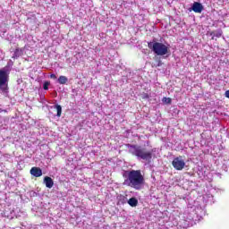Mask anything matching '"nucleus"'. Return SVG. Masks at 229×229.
Here are the masks:
<instances>
[{
    "label": "nucleus",
    "instance_id": "obj_5",
    "mask_svg": "<svg viewBox=\"0 0 229 229\" xmlns=\"http://www.w3.org/2000/svg\"><path fill=\"white\" fill-rule=\"evenodd\" d=\"M172 165L176 171H182L185 167V161L182 159V157H175L172 161Z\"/></svg>",
    "mask_w": 229,
    "mask_h": 229
},
{
    "label": "nucleus",
    "instance_id": "obj_8",
    "mask_svg": "<svg viewBox=\"0 0 229 229\" xmlns=\"http://www.w3.org/2000/svg\"><path fill=\"white\" fill-rule=\"evenodd\" d=\"M44 183L47 189H52L53 185H55V182H53V179L49 176L44 178Z\"/></svg>",
    "mask_w": 229,
    "mask_h": 229
},
{
    "label": "nucleus",
    "instance_id": "obj_12",
    "mask_svg": "<svg viewBox=\"0 0 229 229\" xmlns=\"http://www.w3.org/2000/svg\"><path fill=\"white\" fill-rule=\"evenodd\" d=\"M55 108L57 110V117H62V106L60 105H55Z\"/></svg>",
    "mask_w": 229,
    "mask_h": 229
},
{
    "label": "nucleus",
    "instance_id": "obj_4",
    "mask_svg": "<svg viewBox=\"0 0 229 229\" xmlns=\"http://www.w3.org/2000/svg\"><path fill=\"white\" fill-rule=\"evenodd\" d=\"M8 72L4 70H0V90L8 92Z\"/></svg>",
    "mask_w": 229,
    "mask_h": 229
},
{
    "label": "nucleus",
    "instance_id": "obj_17",
    "mask_svg": "<svg viewBox=\"0 0 229 229\" xmlns=\"http://www.w3.org/2000/svg\"><path fill=\"white\" fill-rule=\"evenodd\" d=\"M221 35H222V33H221V32H218V33L216 35V37L219 38V37H221Z\"/></svg>",
    "mask_w": 229,
    "mask_h": 229
},
{
    "label": "nucleus",
    "instance_id": "obj_1",
    "mask_svg": "<svg viewBox=\"0 0 229 229\" xmlns=\"http://www.w3.org/2000/svg\"><path fill=\"white\" fill-rule=\"evenodd\" d=\"M123 178L125 179L123 185L131 187V189H134L135 191H140L144 187V183H146V179L140 170L125 171Z\"/></svg>",
    "mask_w": 229,
    "mask_h": 229
},
{
    "label": "nucleus",
    "instance_id": "obj_13",
    "mask_svg": "<svg viewBox=\"0 0 229 229\" xmlns=\"http://www.w3.org/2000/svg\"><path fill=\"white\" fill-rule=\"evenodd\" d=\"M163 103H165V105H171L172 103V99L171 98H165L164 97L163 99H162Z\"/></svg>",
    "mask_w": 229,
    "mask_h": 229
},
{
    "label": "nucleus",
    "instance_id": "obj_14",
    "mask_svg": "<svg viewBox=\"0 0 229 229\" xmlns=\"http://www.w3.org/2000/svg\"><path fill=\"white\" fill-rule=\"evenodd\" d=\"M43 89H44V90H49V82L48 81L44 82Z\"/></svg>",
    "mask_w": 229,
    "mask_h": 229
},
{
    "label": "nucleus",
    "instance_id": "obj_15",
    "mask_svg": "<svg viewBox=\"0 0 229 229\" xmlns=\"http://www.w3.org/2000/svg\"><path fill=\"white\" fill-rule=\"evenodd\" d=\"M50 78H51V80H56V74L52 73V74L50 75Z\"/></svg>",
    "mask_w": 229,
    "mask_h": 229
},
{
    "label": "nucleus",
    "instance_id": "obj_6",
    "mask_svg": "<svg viewBox=\"0 0 229 229\" xmlns=\"http://www.w3.org/2000/svg\"><path fill=\"white\" fill-rule=\"evenodd\" d=\"M191 10L195 13H201L203 12V4H201L199 2H194L191 6Z\"/></svg>",
    "mask_w": 229,
    "mask_h": 229
},
{
    "label": "nucleus",
    "instance_id": "obj_2",
    "mask_svg": "<svg viewBox=\"0 0 229 229\" xmlns=\"http://www.w3.org/2000/svg\"><path fill=\"white\" fill-rule=\"evenodd\" d=\"M129 153L140 160H146V162H151L153 158V152L148 151L146 148L139 145H130Z\"/></svg>",
    "mask_w": 229,
    "mask_h": 229
},
{
    "label": "nucleus",
    "instance_id": "obj_11",
    "mask_svg": "<svg viewBox=\"0 0 229 229\" xmlns=\"http://www.w3.org/2000/svg\"><path fill=\"white\" fill-rule=\"evenodd\" d=\"M21 55H22V50H21L20 48H16L14 50V54L13 55V58H19V56H21Z\"/></svg>",
    "mask_w": 229,
    "mask_h": 229
},
{
    "label": "nucleus",
    "instance_id": "obj_7",
    "mask_svg": "<svg viewBox=\"0 0 229 229\" xmlns=\"http://www.w3.org/2000/svg\"><path fill=\"white\" fill-rule=\"evenodd\" d=\"M30 174L35 178H40L42 176V169L40 167L34 166L30 169Z\"/></svg>",
    "mask_w": 229,
    "mask_h": 229
},
{
    "label": "nucleus",
    "instance_id": "obj_18",
    "mask_svg": "<svg viewBox=\"0 0 229 229\" xmlns=\"http://www.w3.org/2000/svg\"><path fill=\"white\" fill-rule=\"evenodd\" d=\"M162 65V61H158L157 67H160Z\"/></svg>",
    "mask_w": 229,
    "mask_h": 229
},
{
    "label": "nucleus",
    "instance_id": "obj_9",
    "mask_svg": "<svg viewBox=\"0 0 229 229\" xmlns=\"http://www.w3.org/2000/svg\"><path fill=\"white\" fill-rule=\"evenodd\" d=\"M128 205H130V207H137L139 200L135 197H132L128 200Z\"/></svg>",
    "mask_w": 229,
    "mask_h": 229
},
{
    "label": "nucleus",
    "instance_id": "obj_3",
    "mask_svg": "<svg viewBox=\"0 0 229 229\" xmlns=\"http://www.w3.org/2000/svg\"><path fill=\"white\" fill-rule=\"evenodd\" d=\"M148 49H151V51H153V53H155V55H157V56H164L167 55V53H169V47L164 43L150 41L148 43Z\"/></svg>",
    "mask_w": 229,
    "mask_h": 229
},
{
    "label": "nucleus",
    "instance_id": "obj_10",
    "mask_svg": "<svg viewBox=\"0 0 229 229\" xmlns=\"http://www.w3.org/2000/svg\"><path fill=\"white\" fill-rule=\"evenodd\" d=\"M67 81H69V79H67L66 76L61 75V76L58 78V83H59L60 85H65V83H67Z\"/></svg>",
    "mask_w": 229,
    "mask_h": 229
},
{
    "label": "nucleus",
    "instance_id": "obj_16",
    "mask_svg": "<svg viewBox=\"0 0 229 229\" xmlns=\"http://www.w3.org/2000/svg\"><path fill=\"white\" fill-rule=\"evenodd\" d=\"M225 96L227 98V99H229V89L225 91Z\"/></svg>",
    "mask_w": 229,
    "mask_h": 229
}]
</instances>
